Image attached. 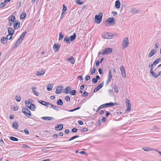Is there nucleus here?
I'll return each mask as SVG.
<instances>
[{"label": "nucleus", "instance_id": "f257e3e1", "mask_svg": "<svg viewBox=\"0 0 161 161\" xmlns=\"http://www.w3.org/2000/svg\"><path fill=\"white\" fill-rule=\"evenodd\" d=\"M103 15V14L102 13H100L99 14V15L95 16V21L96 23L99 24L102 21Z\"/></svg>", "mask_w": 161, "mask_h": 161}, {"label": "nucleus", "instance_id": "f03ea898", "mask_svg": "<svg viewBox=\"0 0 161 161\" xmlns=\"http://www.w3.org/2000/svg\"><path fill=\"white\" fill-rule=\"evenodd\" d=\"M114 35L112 33L108 32H104L102 34V36L105 39H110L112 38Z\"/></svg>", "mask_w": 161, "mask_h": 161}, {"label": "nucleus", "instance_id": "7ed1b4c3", "mask_svg": "<svg viewBox=\"0 0 161 161\" xmlns=\"http://www.w3.org/2000/svg\"><path fill=\"white\" fill-rule=\"evenodd\" d=\"M125 103L127 107V109L125 110V112H129L131 111V104H130V101L128 99H126L125 100Z\"/></svg>", "mask_w": 161, "mask_h": 161}, {"label": "nucleus", "instance_id": "20e7f679", "mask_svg": "<svg viewBox=\"0 0 161 161\" xmlns=\"http://www.w3.org/2000/svg\"><path fill=\"white\" fill-rule=\"evenodd\" d=\"M22 111L25 116L28 117L31 116V113L30 111L26 108H22Z\"/></svg>", "mask_w": 161, "mask_h": 161}, {"label": "nucleus", "instance_id": "39448f33", "mask_svg": "<svg viewBox=\"0 0 161 161\" xmlns=\"http://www.w3.org/2000/svg\"><path fill=\"white\" fill-rule=\"evenodd\" d=\"M113 51V50L112 48H107L105 49L102 53L103 55L108 54L111 53Z\"/></svg>", "mask_w": 161, "mask_h": 161}, {"label": "nucleus", "instance_id": "423d86ee", "mask_svg": "<svg viewBox=\"0 0 161 161\" xmlns=\"http://www.w3.org/2000/svg\"><path fill=\"white\" fill-rule=\"evenodd\" d=\"M129 44L128 39L127 37H125L124 38L122 42V46L123 48L127 47Z\"/></svg>", "mask_w": 161, "mask_h": 161}, {"label": "nucleus", "instance_id": "0eeeda50", "mask_svg": "<svg viewBox=\"0 0 161 161\" xmlns=\"http://www.w3.org/2000/svg\"><path fill=\"white\" fill-rule=\"evenodd\" d=\"M115 22V20L113 18H109L107 19L106 22L108 24H112L114 25Z\"/></svg>", "mask_w": 161, "mask_h": 161}, {"label": "nucleus", "instance_id": "6e6552de", "mask_svg": "<svg viewBox=\"0 0 161 161\" xmlns=\"http://www.w3.org/2000/svg\"><path fill=\"white\" fill-rule=\"evenodd\" d=\"M112 75L111 71V70H109L108 71V79L106 81V83L107 84H108L110 82L112 79Z\"/></svg>", "mask_w": 161, "mask_h": 161}, {"label": "nucleus", "instance_id": "1a4fd4ad", "mask_svg": "<svg viewBox=\"0 0 161 161\" xmlns=\"http://www.w3.org/2000/svg\"><path fill=\"white\" fill-rule=\"evenodd\" d=\"M120 69L122 76L124 78H125L126 77V75L124 66L123 65L121 66L120 67Z\"/></svg>", "mask_w": 161, "mask_h": 161}, {"label": "nucleus", "instance_id": "9d476101", "mask_svg": "<svg viewBox=\"0 0 161 161\" xmlns=\"http://www.w3.org/2000/svg\"><path fill=\"white\" fill-rule=\"evenodd\" d=\"M60 46L56 43H54L53 45V48L55 52H58Z\"/></svg>", "mask_w": 161, "mask_h": 161}, {"label": "nucleus", "instance_id": "9b49d317", "mask_svg": "<svg viewBox=\"0 0 161 161\" xmlns=\"http://www.w3.org/2000/svg\"><path fill=\"white\" fill-rule=\"evenodd\" d=\"M104 85L103 82H102L94 89V92H96L103 87Z\"/></svg>", "mask_w": 161, "mask_h": 161}, {"label": "nucleus", "instance_id": "f8f14e48", "mask_svg": "<svg viewBox=\"0 0 161 161\" xmlns=\"http://www.w3.org/2000/svg\"><path fill=\"white\" fill-rule=\"evenodd\" d=\"M63 125L62 124H59L57 125L55 127V130H60L63 129Z\"/></svg>", "mask_w": 161, "mask_h": 161}, {"label": "nucleus", "instance_id": "ddd939ff", "mask_svg": "<svg viewBox=\"0 0 161 161\" xmlns=\"http://www.w3.org/2000/svg\"><path fill=\"white\" fill-rule=\"evenodd\" d=\"M15 23L14 25V27L15 30L18 29L20 26V23L18 20H16L14 22Z\"/></svg>", "mask_w": 161, "mask_h": 161}, {"label": "nucleus", "instance_id": "4468645a", "mask_svg": "<svg viewBox=\"0 0 161 161\" xmlns=\"http://www.w3.org/2000/svg\"><path fill=\"white\" fill-rule=\"evenodd\" d=\"M8 20L9 21H11L14 22H16L17 20H16L15 17L12 15H11L8 18Z\"/></svg>", "mask_w": 161, "mask_h": 161}, {"label": "nucleus", "instance_id": "2eb2a0df", "mask_svg": "<svg viewBox=\"0 0 161 161\" xmlns=\"http://www.w3.org/2000/svg\"><path fill=\"white\" fill-rule=\"evenodd\" d=\"M8 32L9 35H13L14 33V29L10 27L8 28Z\"/></svg>", "mask_w": 161, "mask_h": 161}, {"label": "nucleus", "instance_id": "dca6fc26", "mask_svg": "<svg viewBox=\"0 0 161 161\" xmlns=\"http://www.w3.org/2000/svg\"><path fill=\"white\" fill-rule=\"evenodd\" d=\"M156 52V49H153L151 50L148 55V57L150 58L153 56Z\"/></svg>", "mask_w": 161, "mask_h": 161}, {"label": "nucleus", "instance_id": "f3484780", "mask_svg": "<svg viewBox=\"0 0 161 161\" xmlns=\"http://www.w3.org/2000/svg\"><path fill=\"white\" fill-rule=\"evenodd\" d=\"M45 71L42 69L38 71L36 73V75L38 76H42L45 73Z\"/></svg>", "mask_w": 161, "mask_h": 161}, {"label": "nucleus", "instance_id": "a211bd4d", "mask_svg": "<svg viewBox=\"0 0 161 161\" xmlns=\"http://www.w3.org/2000/svg\"><path fill=\"white\" fill-rule=\"evenodd\" d=\"M38 102L40 104L44 106H46L47 107H48L49 105V104H50L49 103H47L43 101H39Z\"/></svg>", "mask_w": 161, "mask_h": 161}, {"label": "nucleus", "instance_id": "6ab92c4d", "mask_svg": "<svg viewBox=\"0 0 161 161\" xmlns=\"http://www.w3.org/2000/svg\"><path fill=\"white\" fill-rule=\"evenodd\" d=\"M76 35L75 33H74L72 35H71L70 37H69V38L70 40V42L73 41L76 38Z\"/></svg>", "mask_w": 161, "mask_h": 161}, {"label": "nucleus", "instance_id": "aec40b11", "mask_svg": "<svg viewBox=\"0 0 161 161\" xmlns=\"http://www.w3.org/2000/svg\"><path fill=\"white\" fill-rule=\"evenodd\" d=\"M41 119L46 120H51L54 119L53 118L49 117H42Z\"/></svg>", "mask_w": 161, "mask_h": 161}, {"label": "nucleus", "instance_id": "412c9836", "mask_svg": "<svg viewBox=\"0 0 161 161\" xmlns=\"http://www.w3.org/2000/svg\"><path fill=\"white\" fill-rule=\"evenodd\" d=\"M62 86H58L57 87L55 93L56 94H60L61 93V89Z\"/></svg>", "mask_w": 161, "mask_h": 161}, {"label": "nucleus", "instance_id": "4be33fe9", "mask_svg": "<svg viewBox=\"0 0 161 161\" xmlns=\"http://www.w3.org/2000/svg\"><path fill=\"white\" fill-rule=\"evenodd\" d=\"M7 38L3 37L1 38V41L2 43L5 44L7 43Z\"/></svg>", "mask_w": 161, "mask_h": 161}, {"label": "nucleus", "instance_id": "5701e85b", "mask_svg": "<svg viewBox=\"0 0 161 161\" xmlns=\"http://www.w3.org/2000/svg\"><path fill=\"white\" fill-rule=\"evenodd\" d=\"M71 90V88L70 86H67L66 87L64 90L65 92V93H69V92H70V90Z\"/></svg>", "mask_w": 161, "mask_h": 161}, {"label": "nucleus", "instance_id": "b1692460", "mask_svg": "<svg viewBox=\"0 0 161 161\" xmlns=\"http://www.w3.org/2000/svg\"><path fill=\"white\" fill-rule=\"evenodd\" d=\"M36 108V107L35 105L34 104L31 103L30 105L29 109L31 110L34 111L35 110Z\"/></svg>", "mask_w": 161, "mask_h": 161}, {"label": "nucleus", "instance_id": "393cba45", "mask_svg": "<svg viewBox=\"0 0 161 161\" xmlns=\"http://www.w3.org/2000/svg\"><path fill=\"white\" fill-rule=\"evenodd\" d=\"M105 106H109L110 107L113 106L115 105H117L116 103H113L112 102H110L108 103H106L105 104Z\"/></svg>", "mask_w": 161, "mask_h": 161}, {"label": "nucleus", "instance_id": "a878e982", "mask_svg": "<svg viewBox=\"0 0 161 161\" xmlns=\"http://www.w3.org/2000/svg\"><path fill=\"white\" fill-rule=\"evenodd\" d=\"M120 3L119 1L118 0H117L115 3V6L117 8H120Z\"/></svg>", "mask_w": 161, "mask_h": 161}, {"label": "nucleus", "instance_id": "bb28decb", "mask_svg": "<svg viewBox=\"0 0 161 161\" xmlns=\"http://www.w3.org/2000/svg\"><path fill=\"white\" fill-rule=\"evenodd\" d=\"M139 12V10L135 8H132L131 10V12L133 14H137Z\"/></svg>", "mask_w": 161, "mask_h": 161}, {"label": "nucleus", "instance_id": "cd10ccee", "mask_svg": "<svg viewBox=\"0 0 161 161\" xmlns=\"http://www.w3.org/2000/svg\"><path fill=\"white\" fill-rule=\"evenodd\" d=\"M53 87V85L51 84H49L47 85V88L48 91H50L52 90Z\"/></svg>", "mask_w": 161, "mask_h": 161}, {"label": "nucleus", "instance_id": "c85d7f7f", "mask_svg": "<svg viewBox=\"0 0 161 161\" xmlns=\"http://www.w3.org/2000/svg\"><path fill=\"white\" fill-rule=\"evenodd\" d=\"M19 126L18 123L17 122L14 123L12 124V127L15 129H17Z\"/></svg>", "mask_w": 161, "mask_h": 161}, {"label": "nucleus", "instance_id": "c756f323", "mask_svg": "<svg viewBox=\"0 0 161 161\" xmlns=\"http://www.w3.org/2000/svg\"><path fill=\"white\" fill-rule=\"evenodd\" d=\"M150 73L151 75L155 78H157L158 76V75L154 73V72L153 71V70H150Z\"/></svg>", "mask_w": 161, "mask_h": 161}, {"label": "nucleus", "instance_id": "7c9ffc66", "mask_svg": "<svg viewBox=\"0 0 161 161\" xmlns=\"http://www.w3.org/2000/svg\"><path fill=\"white\" fill-rule=\"evenodd\" d=\"M69 61L72 64H74L75 63V60L74 59V57L71 56L69 57Z\"/></svg>", "mask_w": 161, "mask_h": 161}, {"label": "nucleus", "instance_id": "2f4dec72", "mask_svg": "<svg viewBox=\"0 0 161 161\" xmlns=\"http://www.w3.org/2000/svg\"><path fill=\"white\" fill-rule=\"evenodd\" d=\"M70 41L69 38V37H65L64 40V42H66L67 43L69 44L70 43Z\"/></svg>", "mask_w": 161, "mask_h": 161}, {"label": "nucleus", "instance_id": "473e14b6", "mask_svg": "<svg viewBox=\"0 0 161 161\" xmlns=\"http://www.w3.org/2000/svg\"><path fill=\"white\" fill-rule=\"evenodd\" d=\"M142 149H143L144 151H148L150 150H154L152 148H151L149 147H143Z\"/></svg>", "mask_w": 161, "mask_h": 161}, {"label": "nucleus", "instance_id": "72a5a7b5", "mask_svg": "<svg viewBox=\"0 0 161 161\" xmlns=\"http://www.w3.org/2000/svg\"><path fill=\"white\" fill-rule=\"evenodd\" d=\"M26 14L25 12H23L20 15V18L21 19H23L26 16Z\"/></svg>", "mask_w": 161, "mask_h": 161}, {"label": "nucleus", "instance_id": "f704fd0d", "mask_svg": "<svg viewBox=\"0 0 161 161\" xmlns=\"http://www.w3.org/2000/svg\"><path fill=\"white\" fill-rule=\"evenodd\" d=\"M56 103L58 105H62L63 104V102L61 99H58Z\"/></svg>", "mask_w": 161, "mask_h": 161}, {"label": "nucleus", "instance_id": "c9c22d12", "mask_svg": "<svg viewBox=\"0 0 161 161\" xmlns=\"http://www.w3.org/2000/svg\"><path fill=\"white\" fill-rule=\"evenodd\" d=\"M26 33L27 32L26 31H25L21 35L19 38L20 39L23 40Z\"/></svg>", "mask_w": 161, "mask_h": 161}, {"label": "nucleus", "instance_id": "e433bc0d", "mask_svg": "<svg viewBox=\"0 0 161 161\" xmlns=\"http://www.w3.org/2000/svg\"><path fill=\"white\" fill-rule=\"evenodd\" d=\"M9 139L10 140L14 141H18V138L13 136L10 137Z\"/></svg>", "mask_w": 161, "mask_h": 161}, {"label": "nucleus", "instance_id": "4c0bfd02", "mask_svg": "<svg viewBox=\"0 0 161 161\" xmlns=\"http://www.w3.org/2000/svg\"><path fill=\"white\" fill-rule=\"evenodd\" d=\"M49 105H50L51 106V108H52L53 109H54L57 111H58L59 110L57 108V107L56 106L54 105L53 104L50 103V104H49Z\"/></svg>", "mask_w": 161, "mask_h": 161}, {"label": "nucleus", "instance_id": "58836bf2", "mask_svg": "<svg viewBox=\"0 0 161 161\" xmlns=\"http://www.w3.org/2000/svg\"><path fill=\"white\" fill-rule=\"evenodd\" d=\"M25 105L27 107L29 108L30 107V105L31 104V103H29L28 102V101L25 100Z\"/></svg>", "mask_w": 161, "mask_h": 161}, {"label": "nucleus", "instance_id": "ea45409f", "mask_svg": "<svg viewBox=\"0 0 161 161\" xmlns=\"http://www.w3.org/2000/svg\"><path fill=\"white\" fill-rule=\"evenodd\" d=\"M79 137V136H78V135H77V136H72V137H71L69 140L68 141H71V140H72L76 138H78V137Z\"/></svg>", "mask_w": 161, "mask_h": 161}, {"label": "nucleus", "instance_id": "a19ab883", "mask_svg": "<svg viewBox=\"0 0 161 161\" xmlns=\"http://www.w3.org/2000/svg\"><path fill=\"white\" fill-rule=\"evenodd\" d=\"M76 92V91L75 90H73L70 92L71 94L72 95H75Z\"/></svg>", "mask_w": 161, "mask_h": 161}, {"label": "nucleus", "instance_id": "79ce46f5", "mask_svg": "<svg viewBox=\"0 0 161 161\" xmlns=\"http://www.w3.org/2000/svg\"><path fill=\"white\" fill-rule=\"evenodd\" d=\"M64 38V35H62L61 32H60L59 35V38L58 39V40L59 41L62 39H63Z\"/></svg>", "mask_w": 161, "mask_h": 161}, {"label": "nucleus", "instance_id": "37998d69", "mask_svg": "<svg viewBox=\"0 0 161 161\" xmlns=\"http://www.w3.org/2000/svg\"><path fill=\"white\" fill-rule=\"evenodd\" d=\"M92 82L93 84L96 83L97 82V80L95 78H94L92 79Z\"/></svg>", "mask_w": 161, "mask_h": 161}, {"label": "nucleus", "instance_id": "c03bdc74", "mask_svg": "<svg viewBox=\"0 0 161 161\" xmlns=\"http://www.w3.org/2000/svg\"><path fill=\"white\" fill-rule=\"evenodd\" d=\"M15 99L17 101L19 102L21 100V97L19 96H17L15 97Z\"/></svg>", "mask_w": 161, "mask_h": 161}, {"label": "nucleus", "instance_id": "a18cd8bd", "mask_svg": "<svg viewBox=\"0 0 161 161\" xmlns=\"http://www.w3.org/2000/svg\"><path fill=\"white\" fill-rule=\"evenodd\" d=\"M65 100L67 102H69L70 101V98L69 96H67L65 97Z\"/></svg>", "mask_w": 161, "mask_h": 161}, {"label": "nucleus", "instance_id": "49530a36", "mask_svg": "<svg viewBox=\"0 0 161 161\" xmlns=\"http://www.w3.org/2000/svg\"><path fill=\"white\" fill-rule=\"evenodd\" d=\"M12 35H8L7 36V37H6L7 40H9L11 39L12 38Z\"/></svg>", "mask_w": 161, "mask_h": 161}, {"label": "nucleus", "instance_id": "de8ad7c7", "mask_svg": "<svg viewBox=\"0 0 161 161\" xmlns=\"http://www.w3.org/2000/svg\"><path fill=\"white\" fill-rule=\"evenodd\" d=\"M114 90L115 92H118L119 90H118V89L117 88V86L116 85H114Z\"/></svg>", "mask_w": 161, "mask_h": 161}, {"label": "nucleus", "instance_id": "09e8293b", "mask_svg": "<svg viewBox=\"0 0 161 161\" xmlns=\"http://www.w3.org/2000/svg\"><path fill=\"white\" fill-rule=\"evenodd\" d=\"M63 7L62 10V11H63L64 12H65L67 10V8L66 6H65L64 5V4L63 5Z\"/></svg>", "mask_w": 161, "mask_h": 161}, {"label": "nucleus", "instance_id": "8fccbe9b", "mask_svg": "<svg viewBox=\"0 0 161 161\" xmlns=\"http://www.w3.org/2000/svg\"><path fill=\"white\" fill-rule=\"evenodd\" d=\"M88 94V92H87L85 91L84 92L82 96L84 97H86L87 96Z\"/></svg>", "mask_w": 161, "mask_h": 161}, {"label": "nucleus", "instance_id": "3c124183", "mask_svg": "<svg viewBox=\"0 0 161 161\" xmlns=\"http://www.w3.org/2000/svg\"><path fill=\"white\" fill-rule=\"evenodd\" d=\"M22 39H20L19 38L17 41L16 42H17V43H19V44H20L22 41Z\"/></svg>", "mask_w": 161, "mask_h": 161}, {"label": "nucleus", "instance_id": "603ef678", "mask_svg": "<svg viewBox=\"0 0 161 161\" xmlns=\"http://www.w3.org/2000/svg\"><path fill=\"white\" fill-rule=\"evenodd\" d=\"M32 92L33 94L36 95V96H38L39 95L38 92H37L35 90H33V91H32Z\"/></svg>", "mask_w": 161, "mask_h": 161}, {"label": "nucleus", "instance_id": "864d4df0", "mask_svg": "<svg viewBox=\"0 0 161 161\" xmlns=\"http://www.w3.org/2000/svg\"><path fill=\"white\" fill-rule=\"evenodd\" d=\"M5 5H6V4H5V3L4 2H3V3H1L0 4V7L1 8H2V7H4V6H5Z\"/></svg>", "mask_w": 161, "mask_h": 161}, {"label": "nucleus", "instance_id": "5fc2aeb1", "mask_svg": "<svg viewBox=\"0 0 161 161\" xmlns=\"http://www.w3.org/2000/svg\"><path fill=\"white\" fill-rule=\"evenodd\" d=\"M76 3L77 4H80V5H81L83 3L82 2H81L80 1V0H78L76 1Z\"/></svg>", "mask_w": 161, "mask_h": 161}, {"label": "nucleus", "instance_id": "6e6d98bb", "mask_svg": "<svg viewBox=\"0 0 161 161\" xmlns=\"http://www.w3.org/2000/svg\"><path fill=\"white\" fill-rule=\"evenodd\" d=\"M96 71V69L95 68H94L91 71V74H94L95 73Z\"/></svg>", "mask_w": 161, "mask_h": 161}, {"label": "nucleus", "instance_id": "4d7b16f0", "mask_svg": "<svg viewBox=\"0 0 161 161\" xmlns=\"http://www.w3.org/2000/svg\"><path fill=\"white\" fill-rule=\"evenodd\" d=\"M103 69L101 68H99L98 69V71L100 74H102Z\"/></svg>", "mask_w": 161, "mask_h": 161}, {"label": "nucleus", "instance_id": "13d9d810", "mask_svg": "<svg viewBox=\"0 0 161 161\" xmlns=\"http://www.w3.org/2000/svg\"><path fill=\"white\" fill-rule=\"evenodd\" d=\"M18 108H19L17 106H16L14 107V111H17V110H18Z\"/></svg>", "mask_w": 161, "mask_h": 161}, {"label": "nucleus", "instance_id": "bf43d9fd", "mask_svg": "<svg viewBox=\"0 0 161 161\" xmlns=\"http://www.w3.org/2000/svg\"><path fill=\"white\" fill-rule=\"evenodd\" d=\"M100 64V62L99 61H97L96 62V66H98Z\"/></svg>", "mask_w": 161, "mask_h": 161}, {"label": "nucleus", "instance_id": "052dcab7", "mask_svg": "<svg viewBox=\"0 0 161 161\" xmlns=\"http://www.w3.org/2000/svg\"><path fill=\"white\" fill-rule=\"evenodd\" d=\"M112 13L114 16H116L117 14V13L115 11H113L112 12Z\"/></svg>", "mask_w": 161, "mask_h": 161}, {"label": "nucleus", "instance_id": "680f3d73", "mask_svg": "<svg viewBox=\"0 0 161 161\" xmlns=\"http://www.w3.org/2000/svg\"><path fill=\"white\" fill-rule=\"evenodd\" d=\"M90 76H87L86 77V78H85V79H86V81H87V80H89L90 79Z\"/></svg>", "mask_w": 161, "mask_h": 161}, {"label": "nucleus", "instance_id": "e2e57ef3", "mask_svg": "<svg viewBox=\"0 0 161 161\" xmlns=\"http://www.w3.org/2000/svg\"><path fill=\"white\" fill-rule=\"evenodd\" d=\"M106 106H105V104H103L99 106V108H103L104 107H105Z\"/></svg>", "mask_w": 161, "mask_h": 161}, {"label": "nucleus", "instance_id": "0e129e2a", "mask_svg": "<svg viewBox=\"0 0 161 161\" xmlns=\"http://www.w3.org/2000/svg\"><path fill=\"white\" fill-rule=\"evenodd\" d=\"M81 130L86 132L87 131V129L86 128H84Z\"/></svg>", "mask_w": 161, "mask_h": 161}, {"label": "nucleus", "instance_id": "69168bd1", "mask_svg": "<svg viewBox=\"0 0 161 161\" xmlns=\"http://www.w3.org/2000/svg\"><path fill=\"white\" fill-rule=\"evenodd\" d=\"M77 131V130L76 128H74L72 129V131L73 132H75Z\"/></svg>", "mask_w": 161, "mask_h": 161}, {"label": "nucleus", "instance_id": "338daca9", "mask_svg": "<svg viewBox=\"0 0 161 161\" xmlns=\"http://www.w3.org/2000/svg\"><path fill=\"white\" fill-rule=\"evenodd\" d=\"M78 123L80 125H82L83 124V122L81 120H79L78 121Z\"/></svg>", "mask_w": 161, "mask_h": 161}, {"label": "nucleus", "instance_id": "774afa93", "mask_svg": "<svg viewBox=\"0 0 161 161\" xmlns=\"http://www.w3.org/2000/svg\"><path fill=\"white\" fill-rule=\"evenodd\" d=\"M24 132L26 134H28L29 133V131L26 129L24 130Z\"/></svg>", "mask_w": 161, "mask_h": 161}]
</instances>
